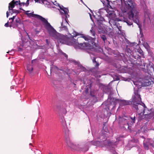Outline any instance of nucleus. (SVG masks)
I'll use <instances>...</instances> for the list:
<instances>
[{
    "label": "nucleus",
    "mask_w": 154,
    "mask_h": 154,
    "mask_svg": "<svg viewBox=\"0 0 154 154\" xmlns=\"http://www.w3.org/2000/svg\"><path fill=\"white\" fill-rule=\"evenodd\" d=\"M116 0L113 2L114 4L121 9L123 13H128L129 18L138 26L141 33V26L139 20V13L136 10V4L134 0Z\"/></svg>",
    "instance_id": "f257e3e1"
},
{
    "label": "nucleus",
    "mask_w": 154,
    "mask_h": 154,
    "mask_svg": "<svg viewBox=\"0 0 154 154\" xmlns=\"http://www.w3.org/2000/svg\"><path fill=\"white\" fill-rule=\"evenodd\" d=\"M72 34L74 36L77 35L81 36L78 38L77 41L74 38H72V45L75 48L92 50L93 47L91 45L90 43L93 44L94 39V38L88 36H86L75 31H74Z\"/></svg>",
    "instance_id": "f03ea898"
},
{
    "label": "nucleus",
    "mask_w": 154,
    "mask_h": 154,
    "mask_svg": "<svg viewBox=\"0 0 154 154\" xmlns=\"http://www.w3.org/2000/svg\"><path fill=\"white\" fill-rule=\"evenodd\" d=\"M137 102L135 98L133 97L134 103V107L138 114L139 115V119H141L144 118L148 119L154 118V109H151L150 110L148 109L145 105L141 101V98L138 95H136Z\"/></svg>",
    "instance_id": "7ed1b4c3"
},
{
    "label": "nucleus",
    "mask_w": 154,
    "mask_h": 154,
    "mask_svg": "<svg viewBox=\"0 0 154 154\" xmlns=\"http://www.w3.org/2000/svg\"><path fill=\"white\" fill-rule=\"evenodd\" d=\"M39 17L50 35L57 39L58 42L62 44H65L66 39V37L57 32L48 22L47 20L42 17Z\"/></svg>",
    "instance_id": "20e7f679"
},
{
    "label": "nucleus",
    "mask_w": 154,
    "mask_h": 154,
    "mask_svg": "<svg viewBox=\"0 0 154 154\" xmlns=\"http://www.w3.org/2000/svg\"><path fill=\"white\" fill-rule=\"evenodd\" d=\"M39 17L50 35L57 39L58 42L62 44H65L66 39V37L57 32L48 22L47 20L42 17Z\"/></svg>",
    "instance_id": "39448f33"
},
{
    "label": "nucleus",
    "mask_w": 154,
    "mask_h": 154,
    "mask_svg": "<svg viewBox=\"0 0 154 154\" xmlns=\"http://www.w3.org/2000/svg\"><path fill=\"white\" fill-rule=\"evenodd\" d=\"M66 141L67 146L72 149L82 152H85L88 150L87 143L79 142L74 145L69 138L66 139Z\"/></svg>",
    "instance_id": "423d86ee"
},
{
    "label": "nucleus",
    "mask_w": 154,
    "mask_h": 154,
    "mask_svg": "<svg viewBox=\"0 0 154 154\" xmlns=\"http://www.w3.org/2000/svg\"><path fill=\"white\" fill-rule=\"evenodd\" d=\"M61 11L60 13L62 15V21L61 23V26L60 27V30H67L66 27L67 25L68 24L67 21V18L69 16L68 14L69 12L68 10L66 8H64L63 6L60 7Z\"/></svg>",
    "instance_id": "0eeeda50"
},
{
    "label": "nucleus",
    "mask_w": 154,
    "mask_h": 154,
    "mask_svg": "<svg viewBox=\"0 0 154 154\" xmlns=\"http://www.w3.org/2000/svg\"><path fill=\"white\" fill-rule=\"evenodd\" d=\"M151 75L149 74L145 77L142 82H134V85L138 88H141L142 86H149L153 83L152 78V77Z\"/></svg>",
    "instance_id": "6e6552de"
},
{
    "label": "nucleus",
    "mask_w": 154,
    "mask_h": 154,
    "mask_svg": "<svg viewBox=\"0 0 154 154\" xmlns=\"http://www.w3.org/2000/svg\"><path fill=\"white\" fill-rule=\"evenodd\" d=\"M107 14L106 16L109 18V22L111 25H115L116 24V21H119V19L116 17V16L114 11H109L107 12Z\"/></svg>",
    "instance_id": "1a4fd4ad"
},
{
    "label": "nucleus",
    "mask_w": 154,
    "mask_h": 154,
    "mask_svg": "<svg viewBox=\"0 0 154 154\" xmlns=\"http://www.w3.org/2000/svg\"><path fill=\"white\" fill-rule=\"evenodd\" d=\"M134 95L132 97V102H131L130 101H127L124 100H120V105L121 106H123L124 105H129L131 103H133V106L135 108L134 103V101H133V97H135V98L136 100V101L137 102V98L136 97V95H138L140 97V96L139 94H138V91H134Z\"/></svg>",
    "instance_id": "9d476101"
},
{
    "label": "nucleus",
    "mask_w": 154,
    "mask_h": 154,
    "mask_svg": "<svg viewBox=\"0 0 154 154\" xmlns=\"http://www.w3.org/2000/svg\"><path fill=\"white\" fill-rule=\"evenodd\" d=\"M19 2L20 1H18L15 2L14 0H13L9 4L8 6L9 10H11V8H13L15 6V5L20 4L21 5H24L25 4L26 6H27L29 4V0H27L26 3H20Z\"/></svg>",
    "instance_id": "9b49d317"
},
{
    "label": "nucleus",
    "mask_w": 154,
    "mask_h": 154,
    "mask_svg": "<svg viewBox=\"0 0 154 154\" xmlns=\"http://www.w3.org/2000/svg\"><path fill=\"white\" fill-rule=\"evenodd\" d=\"M16 17V16H14L10 18L9 19V20H12V21L11 22L12 23L10 26V27H11L12 26H13L14 27H17L18 26L19 24H20V19L18 17H17L16 19L15 20V21H14V20L15 19Z\"/></svg>",
    "instance_id": "f8f14e48"
},
{
    "label": "nucleus",
    "mask_w": 154,
    "mask_h": 154,
    "mask_svg": "<svg viewBox=\"0 0 154 154\" xmlns=\"http://www.w3.org/2000/svg\"><path fill=\"white\" fill-rule=\"evenodd\" d=\"M26 13L29 17H33L37 18V19L40 20H41V19H40V18H39V17H42L40 16V15L37 14H33V12H30V11H26Z\"/></svg>",
    "instance_id": "ddd939ff"
},
{
    "label": "nucleus",
    "mask_w": 154,
    "mask_h": 154,
    "mask_svg": "<svg viewBox=\"0 0 154 154\" xmlns=\"http://www.w3.org/2000/svg\"><path fill=\"white\" fill-rule=\"evenodd\" d=\"M27 69L30 73H31L33 71V68L31 65L28 64L27 66Z\"/></svg>",
    "instance_id": "4468645a"
},
{
    "label": "nucleus",
    "mask_w": 154,
    "mask_h": 154,
    "mask_svg": "<svg viewBox=\"0 0 154 154\" xmlns=\"http://www.w3.org/2000/svg\"><path fill=\"white\" fill-rule=\"evenodd\" d=\"M58 70V69L57 67L55 66H53L51 67V72H54L57 73V71Z\"/></svg>",
    "instance_id": "2eb2a0df"
},
{
    "label": "nucleus",
    "mask_w": 154,
    "mask_h": 154,
    "mask_svg": "<svg viewBox=\"0 0 154 154\" xmlns=\"http://www.w3.org/2000/svg\"><path fill=\"white\" fill-rule=\"evenodd\" d=\"M97 23L98 24L100 25L103 21L104 20V19L103 17H100V19L97 20Z\"/></svg>",
    "instance_id": "dca6fc26"
},
{
    "label": "nucleus",
    "mask_w": 154,
    "mask_h": 154,
    "mask_svg": "<svg viewBox=\"0 0 154 154\" xmlns=\"http://www.w3.org/2000/svg\"><path fill=\"white\" fill-rule=\"evenodd\" d=\"M150 66V65H149V66H148V64L146 63H145L144 64V68H143L145 70H148L149 68V67Z\"/></svg>",
    "instance_id": "f3484780"
},
{
    "label": "nucleus",
    "mask_w": 154,
    "mask_h": 154,
    "mask_svg": "<svg viewBox=\"0 0 154 154\" xmlns=\"http://www.w3.org/2000/svg\"><path fill=\"white\" fill-rule=\"evenodd\" d=\"M143 45L146 49H148L149 48V46L147 43L144 42L143 43Z\"/></svg>",
    "instance_id": "a211bd4d"
},
{
    "label": "nucleus",
    "mask_w": 154,
    "mask_h": 154,
    "mask_svg": "<svg viewBox=\"0 0 154 154\" xmlns=\"http://www.w3.org/2000/svg\"><path fill=\"white\" fill-rule=\"evenodd\" d=\"M11 10H12L11 13H15L16 14H18L19 13V11L18 10L12 9V8H11Z\"/></svg>",
    "instance_id": "6ab92c4d"
},
{
    "label": "nucleus",
    "mask_w": 154,
    "mask_h": 154,
    "mask_svg": "<svg viewBox=\"0 0 154 154\" xmlns=\"http://www.w3.org/2000/svg\"><path fill=\"white\" fill-rule=\"evenodd\" d=\"M60 54H61L62 55L64 56L66 58H67V55H66L65 54L63 53L62 51H60Z\"/></svg>",
    "instance_id": "aec40b11"
},
{
    "label": "nucleus",
    "mask_w": 154,
    "mask_h": 154,
    "mask_svg": "<svg viewBox=\"0 0 154 154\" xmlns=\"http://www.w3.org/2000/svg\"><path fill=\"white\" fill-rule=\"evenodd\" d=\"M52 4H54V5H56V6H59V7L60 8V7H62V6H60L59 5V4L57 3V2H56V1H55L54 2H53V3L52 4ZM60 9H61L60 8Z\"/></svg>",
    "instance_id": "412c9836"
},
{
    "label": "nucleus",
    "mask_w": 154,
    "mask_h": 154,
    "mask_svg": "<svg viewBox=\"0 0 154 154\" xmlns=\"http://www.w3.org/2000/svg\"><path fill=\"white\" fill-rule=\"evenodd\" d=\"M126 22L127 24L129 26L131 25L132 24V22L128 21V20L126 21Z\"/></svg>",
    "instance_id": "4be33fe9"
},
{
    "label": "nucleus",
    "mask_w": 154,
    "mask_h": 154,
    "mask_svg": "<svg viewBox=\"0 0 154 154\" xmlns=\"http://www.w3.org/2000/svg\"><path fill=\"white\" fill-rule=\"evenodd\" d=\"M143 144L145 149L147 150L148 149H149L148 146L147 145L145 144V143H143Z\"/></svg>",
    "instance_id": "5701e85b"
},
{
    "label": "nucleus",
    "mask_w": 154,
    "mask_h": 154,
    "mask_svg": "<svg viewBox=\"0 0 154 154\" xmlns=\"http://www.w3.org/2000/svg\"><path fill=\"white\" fill-rule=\"evenodd\" d=\"M101 38L104 41L105 40H106V38L105 36V35H102Z\"/></svg>",
    "instance_id": "b1692460"
},
{
    "label": "nucleus",
    "mask_w": 154,
    "mask_h": 154,
    "mask_svg": "<svg viewBox=\"0 0 154 154\" xmlns=\"http://www.w3.org/2000/svg\"><path fill=\"white\" fill-rule=\"evenodd\" d=\"M145 17L147 19L148 18L149 20H150V18L148 14H145Z\"/></svg>",
    "instance_id": "393cba45"
},
{
    "label": "nucleus",
    "mask_w": 154,
    "mask_h": 154,
    "mask_svg": "<svg viewBox=\"0 0 154 154\" xmlns=\"http://www.w3.org/2000/svg\"><path fill=\"white\" fill-rule=\"evenodd\" d=\"M127 120V119H125V117H123L122 118H121V117H120V119H119V121H123V120Z\"/></svg>",
    "instance_id": "a878e982"
},
{
    "label": "nucleus",
    "mask_w": 154,
    "mask_h": 154,
    "mask_svg": "<svg viewBox=\"0 0 154 154\" xmlns=\"http://www.w3.org/2000/svg\"><path fill=\"white\" fill-rule=\"evenodd\" d=\"M130 120H131L133 121L132 123L134 122V121H135V117H134L133 119L132 118H130Z\"/></svg>",
    "instance_id": "bb28decb"
},
{
    "label": "nucleus",
    "mask_w": 154,
    "mask_h": 154,
    "mask_svg": "<svg viewBox=\"0 0 154 154\" xmlns=\"http://www.w3.org/2000/svg\"><path fill=\"white\" fill-rule=\"evenodd\" d=\"M8 21L7 22V23H6L5 24V26L6 27H8Z\"/></svg>",
    "instance_id": "cd10ccee"
},
{
    "label": "nucleus",
    "mask_w": 154,
    "mask_h": 154,
    "mask_svg": "<svg viewBox=\"0 0 154 154\" xmlns=\"http://www.w3.org/2000/svg\"><path fill=\"white\" fill-rule=\"evenodd\" d=\"M139 53H140V54L142 55H143V52L141 50H139Z\"/></svg>",
    "instance_id": "c85d7f7f"
},
{
    "label": "nucleus",
    "mask_w": 154,
    "mask_h": 154,
    "mask_svg": "<svg viewBox=\"0 0 154 154\" xmlns=\"http://www.w3.org/2000/svg\"><path fill=\"white\" fill-rule=\"evenodd\" d=\"M6 15H6L7 16V17H8V16H9L8 12V11L7 12Z\"/></svg>",
    "instance_id": "c756f323"
},
{
    "label": "nucleus",
    "mask_w": 154,
    "mask_h": 154,
    "mask_svg": "<svg viewBox=\"0 0 154 154\" xmlns=\"http://www.w3.org/2000/svg\"><path fill=\"white\" fill-rule=\"evenodd\" d=\"M35 1V2H40V0H34Z\"/></svg>",
    "instance_id": "7c9ffc66"
},
{
    "label": "nucleus",
    "mask_w": 154,
    "mask_h": 154,
    "mask_svg": "<svg viewBox=\"0 0 154 154\" xmlns=\"http://www.w3.org/2000/svg\"><path fill=\"white\" fill-rule=\"evenodd\" d=\"M150 69H149V70H152V69L154 71V69L153 67H151V66H150Z\"/></svg>",
    "instance_id": "2f4dec72"
},
{
    "label": "nucleus",
    "mask_w": 154,
    "mask_h": 154,
    "mask_svg": "<svg viewBox=\"0 0 154 154\" xmlns=\"http://www.w3.org/2000/svg\"><path fill=\"white\" fill-rule=\"evenodd\" d=\"M93 61L94 63V62H95V63H96V61H95V59L94 58L93 60Z\"/></svg>",
    "instance_id": "473e14b6"
},
{
    "label": "nucleus",
    "mask_w": 154,
    "mask_h": 154,
    "mask_svg": "<svg viewBox=\"0 0 154 154\" xmlns=\"http://www.w3.org/2000/svg\"><path fill=\"white\" fill-rule=\"evenodd\" d=\"M90 31L91 32V33H92V35H94V33H93V32H92V30H90Z\"/></svg>",
    "instance_id": "72a5a7b5"
},
{
    "label": "nucleus",
    "mask_w": 154,
    "mask_h": 154,
    "mask_svg": "<svg viewBox=\"0 0 154 154\" xmlns=\"http://www.w3.org/2000/svg\"><path fill=\"white\" fill-rule=\"evenodd\" d=\"M111 143L110 142H108V145L109 146L111 145Z\"/></svg>",
    "instance_id": "f704fd0d"
},
{
    "label": "nucleus",
    "mask_w": 154,
    "mask_h": 154,
    "mask_svg": "<svg viewBox=\"0 0 154 154\" xmlns=\"http://www.w3.org/2000/svg\"><path fill=\"white\" fill-rule=\"evenodd\" d=\"M89 15H90V17L91 19V14H89Z\"/></svg>",
    "instance_id": "c9c22d12"
},
{
    "label": "nucleus",
    "mask_w": 154,
    "mask_h": 154,
    "mask_svg": "<svg viewBox=\"0 0 154 154\" xmlns=\"http://www.w3.org/2000/svg\"><path fill=\"white\" fill-rule=\"evenodd\" d=\"M80 0L81 1V2H82L83 4H84V5H85V4H84V2H83V1H82V0Z\"/></svg>",
    "instance_id": "e433bc0d"
},
{
    "label": "nucleus",
    "mask_w": 154,
    "mask_h": 154,
    "mask_svg": "<svg viewBox=\"0 0 154 154\" xmlns=\"http://www.w3.org/2000/svg\"><path fill=\"white\" fill-rule=\"evenodd\" d=\"M85 92H86L87 93V92H88V90H87V89L86 90V91H85Z\"/></svg>",
    "instance_id": "4c0bfd02"
},
{
    "label": "nucleus",
    "mask_w": 154,
    "mask_h": 154,
    "mask_svg": "<svg viewBox=\"0 0 154 154\" xmlns=\"http://www.w3.org/2000/svg\"><path fill=\"white\" fill-rule=\"evenodd\" d=\"M99 64L98 63H96V66H99Z\"/></svg>",
    "instance_id": "58836bf2"
},
{
    "label": "nucleus",
    "mask_w": 154,
    "mask_h": 154,
    "mask_svg": "<svg viewBox=\"0 0 154 154\" xmlns=\"http://www.w3.org/2000/svg\"><path fill=\"white\" fill-rule=\"evenodd\" d=\"M113 153L114 154H116V152H115V151H114L113 152Z\"/></svg>",
    "instance_id": "ea45409f"
},
{
    "label": "nucleus",
    "mask_w": 154,
    "mask_h": 154,
    "mask_svg": "<svg viewBox=\"0 0 154 154\" xmlns=\"http://www.w3.org/2000/svg\"><path fill=\"white\" fill-rule=\"evenodd\" d=\"M46 42L47 43H48V40H46Z\"/></svg>",
    "instance_id": "a19ab883"
},
{
    "label": "nucleus",
    "mask_w": 154,
    "mask_h": 154,
    "mask_svg": "<svg viewBox=\"0 0 154 154\" xmlns=\"http://www.w3.org/2000/svg\"><path fill=\"white\" fill-rule=\"evenodd\" d=\"M152 79H153V82L154 81V78H152Z\"/></svg>",
    "instance_id": "79ce46f5"
},
{
    "label": "nucleus",
    "mask_w": 154,
    "mask_h": 154,
    "mask_svg": "<svg viewBox=\"0 0 154 154\" xmlns=\"http://www.w3.org/2000/svg\"><path fill=\"white\" fill-rule=\"evenodd\" d=\"M49 154H52V153L51 152H49Z\"/></svg>",
    "instance_id": "37998d69"
},
{
    "label": "nucleus",
    "mask_w": 154,
    "mask_h": 154,
    "mask_svg": "<svg viewBox=\"0 0 154 154\" xmlns=\"http://www.w3.org/2000/svg\"><path fill=\"white\" fill-rule=\"evenodd\" d=\"M106 0L108 2H109V1L108 0Z\"/></svg>",
    "instance_id": "c03bdc74"
},
{
    "label": "nucleus",
    "mask_w": 154,
    "mask_h": 154,
    "mask_svg": "<svg viewBox=\"0 0 154 154\" xmlns=\"http://www.w3.org/2000/svg\"><path fill=\"white\" fill-rule=\"evenodd\" d=\"M66 110H65V114H66Z\"/></svg>",
    "instance_id": "a18cd8bd"
},
{
    "label": "nucleus",
    "mask_w": 154,
    "mask_h": 154,
    "mask_svg": "<svg viewBox=\"0 0 154 154\" xmlns=\"http://www.w3.org/2000/svg\"><path fill=\"white\" fill-rule=\"evenodd\" d=\"M63 123L65 124V125L66 124V123L65 122V123L63 122Z\"/></svg>",
    "instance_id": "49530a36"
},
{
    "label": "nucleus",
    "mask_w": 154,
    "mask_h": 154,
    "mask_svg": "<svg viewBox=\"0 0 154 154\" xmlns=\"http://www.w3.org/2000/svg\"><path fill=\"white\" fill-rule=\"evenodd\" d=\"M33 60H32V62H33Z\"/></svg>",
    "instance_id": "de8ad7c7"
},
{
    "label": "nucleus",
    "mask_w": 154,
    "mask_h": 154,
    "mask_svg": "<svg viewBox=\"0 0 154 154\" xmlns=\"http://www.w3.org/2000/svg\"><path fill=\"white\" fill-rule=\"evenodd\" d=\"M106 142H107V141H106V142H105V143H106Z\"/></svg>",
    "instance_id": "09e8293b"
}]
</instances>
